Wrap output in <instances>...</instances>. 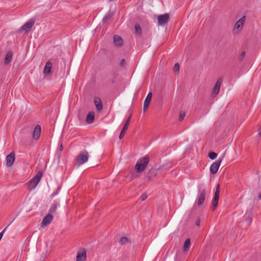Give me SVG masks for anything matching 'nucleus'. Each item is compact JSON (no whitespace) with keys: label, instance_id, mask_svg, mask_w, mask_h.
<instances>
[{"label":"nucleus","instance_id":"obj_1","mask_svg":"<svg viewBox=\"0 0 261 261\" xmlns=\"http://www.w3.org/2000/svg\"><path fill=\"white\" fill-rule=\"evenodd\" d=\"M149 162V158L147 156L140 159L136 163L135 170L137 172H143L147 167Z\"/></svg>","mask_w":261,"mask_h":261},{"label":"nucleus","instance_id":"obj_2","mask_svg":"<svg viewBox=\"0 0 261 261\" xmlns=\"http://www.w3.org/2000/svg\"><path fill=\"white\" fill-rule=\"evenodd\" d=\"M42 175V172L39 171L37 174L28 183V188L30 190L34 189L40 181Z\"/></svg>","mask_w":261,"mask_h":261},{"label":"nucleus","instance_id":"obj_3","mask_svg":"<svg viewBox=\"0 0 261 261\" xmlns=\"http://www.w3.org/2000/svg\"><path fill=\"white\" fill-rule=\"evenodd\" d=\"M89 159V153L86 150L80 153L76 159V162L79 166L82 165L87 162Z\"/></svg>","mask_w":261,"mask_h":261},{"label":"nucleus","instance_id":"obj_4","mask_svg":"<svg viewBox=\"0 0 261 261\" xmlns=\"http://www.w3.org/2000/svg\"><path fill=\"white\" fill-rule=\"evenodd\" d=\"M35 21L33 20H30L28 22L25 23L22 26H21L19 29L18 30V33H21L23 31H24L25 33L29 32L33 26L34 25Z\"/></svg>","mask_w":261,"mask_h":261},{"label":"nucleus","instance_id":"obj_5","mask_svg":"<svg viewBox=\"0 0 261 261\" xmlns=\"http://www.w3.org/2000/svg\"><path fill=\"white\" fill-rule=\"evenodd\" d=\"M169 20V15L165 13L158 16V24L161 26L167 24Z\"/></svg>","mask_w":261,"mask_h":261},{"label":"nucleus","instance_id":"obj_6","mask_svg":"<svg viewBox=\"0 0 261 261\" xmlns=\"http://www.w3.org/2000/svg\"><path fill=\"white\" fill-rule=\"evenodd\" d=\"M222 159V158H219L211 165L210 167V171L212 174H215L217 172Z\"/></svg>","mask_w":261,"mask_h":261},{"label":"nucleus","instance_id":"obj_7","mask_svg":"<svg viewBox=\"0 0 261 261\" xmlns=\"http://www.w3.org/2000/svg\"><path fill=\"white\" fill-rule=\"evenodd\" d=\"M206 194V191L204 189H200L199 190V196L197 199V205L198 206L201 205L205 200Z\"/></svg>","mask_w":261,"mask_h":261},{"label":"nucleus","instance_id":"obj_8","mask_svg":"<svg viewBox=\"0 0 261 261\" xmlns=\"http://www.w3.org/2000/svg\"><path fill=\"white\" fill-rule=\"evenodd\" d=\"M245 19H246L245 16H243L241 18H240L239 20H238L236 22L234 26V30H237L238 31L237 33H238L242 30V29L245 23Z\"/></svg>","mask_w":261,"mask_h":261},{"label":"nucleus","instance_id":"obj_9","mask_svg":"<svg viewBox=\"0 0 261 261\" xmlns=\"http://www.w3.org/2000/svg\"><path fill=\"white\" fill-rule=\"evenodd\" d=\"M15 159V153L12 152L6 158V166L8 167L12 166Z\"/></svg>","mask_w":261,"mask_h":261},{"label":"nucleus","instance_id":"obj_10","mask_svg":"<svg viewBox=\"0 0 261 261\" xmlns=\"http://www.w3.org/2000/svg\"><path fill=\"white\" fill-rule=\"evenodd\" d=\"M53 216L50 214H48L47 215H46L44 217L41 222L42 226L44 227L45 226L49 225L53 220Z\"/></svg>","mask_w":261,"mask_h":261},{"label":"nucleus","instance_id":"obj_11","mask_svg":"<svg viewBox=\"0 0 261 261\" xmlns=\"http://www.w3.org/2000/svg\"><path fill=\"white\" fill-rule=\"evenodd\" d=\"M86 259V251L85 249L81 250L76 255V261H85Z\"/></svg>","mask_w":261,"mask_h":261},{"label":"nucleus","instance_id":"obj_12","mask_svg":"<svg viewBox=\"0 0 261 261\" xmlns=\"http://www.w3.org/2000/svg\"><path fill=\"white\" fill-rule=\"evenodd\" d=\"M221 85V80H218L214 86L213 90L212 95L214 97L216 96L219 92Z\"/></svg>","mask_w":261,"mask_h":261},{"label":"nucleus","instance_id":"obj_13","mask_svg":"<svg viewBox=\"0 0 261 261\" xmlns=\"http://www.w3.org/2000/svg\"><path fill=\"white\" fill-rule=\"evenodd\" d=\"M41 134V127L39 125H37L34 129L33 138L35 140H37L40 137Z\"/></svg>","mask_w":261,"mask_h":261},{"label":"nucleus","instance_id":"obj_14","mask_svg":"<svg viewBox=\"0 0 261 261\" xmlns=\"http://www.w3.org/2000/svg\"><path fill=\"white\" fill-rule=\"evenodd\" d=\"M151 98H152V93L149 92L148 94V95H147V96L145 99L144 102V106H143L144 112H145L146 110L148 107V106L150 104V102L151 101Z\"/></svg>","mask_w":261,"mask_h":261},{"label":"nucleus","instance_id":"obj_15","mask_svg":"<svg viewBox=\"0 0 261 261\" xmlns=\"http://www.w3.org/2000/svg\"><path fill=\"white\" fill-rule=\"evenodd\" d=\"M58 206V204L57 202H54L53 203L49 209L48 214H50L53 216L56 214Z\"/></svg>","mask_w":261,"mask_h":261},{"label":"nucleus","instance_id":"obj_16","mask_svg":"<svg viewBox=\"0 0 261 261\" xmlns=\"http://www.w3.org/2000/svg\"><path fill=\"white\" fill-rule=\"evenodd\" d=\"M114 42L116 46H120L123 44V40L121 37L118 35H114Z\"/></svg>","mask_w":261,"mask_h":261},{"label":"nucleus","instance_id":"obj_17","mask_svg":"<svg viewBox=\"0 0 261 261\" xmlns=\"http://www.w3.org/2000/svg\"><path fill=\"white\" fill-rule=\"evenodd\" d=\"M52 64L50 62H47L44 68L43 73L45 75L48 74L51 69Z\"/></svg>","mask_w":261,"mask_h":261},{"label":"nucleus","instance_id":"obj_18","mask_svg":"<svg viewBox=\"0 0 261 261\" xmlns=\"http://www.w3.org/2000/svg\"><path fill=\"white\" fill-rule=\"evenodd\" d=\"M94 119V113L93 112L88 113L86 118V121L88 123H91Z\"/></svg>","mask_w":261,"mask_h":261},{"label":"nucleus","instance_id":"obj_19","mask_svg":"<svg viewBox=\"0 0 261 261\" xmlns=\"http://www.w3.org/2000/svg\"><path fill=\"white\" fill-rule=\"evenodd\" d=\"M94 103L96 106V109L98 111H100L102 109V103L101 100L99 98H96L94 99Z\"/></svg>","mask_w":261,"mask_h":261},{"label":"nucleus","instance_id":"obj_20","mask_svg":"<svg viewBox=\"0 0 261 261\" xmlns=\"http://www.w3.org/2000/svg\"><path fill=\"white\" fill-rule=\"evenodd\" d=\"M12 52L9 51L8 53H7V54H6V55L5 56V58L4 63L5 65H7L10 62V61H11V59H12Z\"/></svg>","mask_w":261,"mask_h":261},{"label":"nucleus","instance_id":"obj_21","mask_svg":"<svg viewBox=\"0 0 261 261\" xmlns=\"http://www.w3.org/2000/svg\"><path fill=\"white\" fill-rule=\"evenodd\" d=\"M219 197L214 196V199L212 202V211H214L215 208L217 206L218 204Z\"/></svg>","mask_w":261,"mask_h":261},{"label":"nucleus","instance_id":"obj_22","mask_svg":"<svg viewBox=\"0 0 261 261\" xmlns=\"http://www.w3.org/2000/svg\"><path fill=\"white\" fill-rule=\"evenodd\" d=\"M128 127V126H127L126 125H124V126L123 127V128L121 131L120 135H119L120 139H122L124 137V136L125 134V132H126V130L127 129Z\"/></svg>","mask_w":261,"mask_h":261},{"label":"nucleus","instance_id":"obj_23","mask_svg":"<svg viewBox=\"0 0 261 261\" xmlns=\"http://www.w3.org/2000/svg\"><path fill=\"white\" fill-rule=\"evenodd\" d=\"M113 15V13L109 12L105 16L103 17L102 19V21L103 23L107 21L109 19H110Z\"/></svg>","mask_w":261,"mask_h":261},{"label":"nucleus","instance_id":"obj_24","mask_svg":"<svg viewBox=\"0 0 261 261\" xmlns=\"http://www.w3.org/2000/svg\"><path fill=\"white\" fill-rule=\"evenodd\" d=\"M135 32L137 35H140L142 33V29L139 24H136L135 26Z\"/></svg>","mask_w":261,"mask_h":261},{"label":"nucleus","instance_id":"obj_25","mask_svg":"<svg viewBox=\"0 0 261 261\" xmlns=\"http://www.w3.org/2000/svg\"><path fill=\"white\" fill-rule=\"evenodd\" d=\"M190 239H188L185 242V243L184 245V250L185 251H186L190 247Z\"/></svg>","mask_w":261,"mask_h":261},{"label":"nucleus","instance_id":"obj_26","mask_svg":"<svg viewBox=\"0 0 261 261\" xmlns=\"http://www.w3.org/2000/svg\"><path fill=\"white\" fill-rule=\"evenodd\" d=\"M129 242V240H128V239L126 237H122L120 239V241H119V243L121 244V245H123V244H125Z\"/></svg>","mask_w":261,"mask_h":261},{"label":"nucleus","instance_id":"obj_27","mask_svg":"<svg viewBox=\"0 0 261 261\" xmlns=\"http://www.w3.org/2000/svg\"><path fill=\"white\" fill-rule=\"evenodd\" d=\"M173 71L175 74H178L179 72V65L178 63H176L173 68Z\"/></svg>","mask_w":261,"mask_h":261},{"label":"nucleus","instance_id":"obj_28","mask_svg":"<svg viewBox=\"0 0 261 261\" xmlns=\"http://www.w3.org/2000/svg\"><path fill=\"white\" fill-rule=\"evenodd\" d=\"M220 190V185L218 184V185L217 186V187H216V190H215V195H214V196L219 197Z\"/></svg>","mask_w":261,"mask_h":261},{"label":"nucleus","instance_id":"obj_29","mask_svg":"<svg viewBox=\"0 0 261 261\" xmlns=\"http://www.w3.org/2000/svg\"><path fill=\"white\" fill-rule=\"evenodd\" d=\"M172 167V164L170 162H167L163 165L164 169H168Z\"/></svg>","mask_w":261,"mask_h":261},{"label":"nucleus","instance_id":"obj_30","mask_svg":"<svg viewBox=\"0 0 261 261\" xmlns=\"http://www.w3.org/2000/svg\"><path fill=\"white\" fill-rule=\"evenodd\" d=\"M209 158L212 160L215 159L217 156V153L214 152H211L208 154Z\"/></svg>","mask_w":261,"mask_h":261},{"label":"nucleus","instance_id":"obj_31","mask_svg":"<svg viewBox=\"0 0 261 261\" xmlns=\"http://www.w3.org/2000/svg\"><path fill=\"white\" fill-rule=\"evenodd\" d=\"M186 116V113L184 112H180L179 115V120L182 121Z\"/></svg>","mask_w":261,"mask_h":261},{"label":"nucleus","instance_id":"obj_32","mask_svg":"<svg viewBox=\"0 0 261 261\" xmlns=\"http://www.w3.org/2000/svg\"><path fill=\"white\" fill-rule=\"evenodd\" d=\"M245 52L244 51H242L239 57V60L240 61H242L245 57Z\"/></svg>","mask_w":261,"mask_h":261},{"label":"nucleus","instance_id":"obj_33","mask_svg":"<svg viewBox=\"0 0 261 261\" xmlns=\"http://www.w3.org/2000/svg\"><path fill=\"white\" fill-rule=\"evenodd\" d=\"M147 198V195L146 194H143V195H142L141 196L140 198L142 201H144Z\"/></svg>","mask_w":261,"mask_h":261},{"label":"nucleus","instance_id":"obj_34","mask_svg":"<svg viewBox=\"0 0 261 261\" xmlns=\"http://www.w3.org/2000/svg\"><path fill=\"white\" fill-rule=\"evenodd\" d=\"M130 118H131V116H130L128 118V119H127L126 122H125V124H124V125H126L127 126H128L129 124V122H130Z\"/></svg>","mask_w":261,"mask_h":261},{"label":"nucleus","instance_id":"obj_35","mask_svg":"<svg viewBox=\"0 0 261 261\" xmlns=\"http://www.w3.org/2000/svg\"><path fill=\"white\" fill-rule=\"evenodd\" d=\"M125 61L124 59H122L120 62V66H123L125 64Z\"/></svg>","mask_w":261,"mask_h":261},{"label":"nucleus","instance_id":"obj_36","mask_svg":"<svg viewBox=\"0 0 261 261\" xmlns=\"http://www.w3.org/2000/svg\"><path fill=\"white\" fill-rule=\"evenodd\" d=\"M251 221V217L250 216V215H248V225H250Z\"/></svg>","mask_w":261,"mask_h":261},{"label":"nucleus","instance_id":"obj_37","mask_svg":"<svg viewBox=\"0 0 261 261\" xmlns=\"http://www.w3.org/2000/svg\"><path fill=\"white\" fill-rule=\"evenodd\" d=\"M258 133L257 136H261V127L258 129Z\"/></svg>","mask_w":261,"mask_h":261},{"label":"nucleus","instance_id":"obj_38","mask_svg":"<svg viewBox=\"0 0 261 261\" xmlns=\"http://www.w3.org/2000/svg\"><path fill=\"white\" fill-rule=\"evenodd\" d=\"M200 223V220H197L196 221V225H198V226H199Z\"/></svg>","mask_w":261,"mask_h":261},{"label":"nucleus","instance_id":"obj_39","mask_svg":"<svg viewBox=\"0 0 261 261\" xmlns=\"http://www.w3.org/2000/svg\"><path fill=\"white\" fill-rule=\"evenodd\" d=\"M63 145H62V144H61L60 147V150L62 151L63 150Z\"/></svg>","mask_w":261,"mask_h":261},{"label":"nucleus","instance_id":"obj_40","mask_svg":"<svg viewBox=\"0 0 261 261\" xmlns=\"http://www.w3.org/2000/svg\"><path fill=\"white\" fill-rule=\"evenodd\" d=\"M57 194V193H54L53 194H52V196H54V195H56Z\"/></svg>","mask_w":261,"mask_h":261},{"label":"nucleus","instance_id":"obj_41","mask_svg":"<svg viewBox=\"0 0 261 261\" xmlns=\"http://www.w3.org/2000/svg\"><path fill=\"white\" fill-rule=\"evenodd\" d=\"M259 198L261 199V194L259 195Z\"/></svg>","mask_w":261,"mask_h":261}]
</instances>
